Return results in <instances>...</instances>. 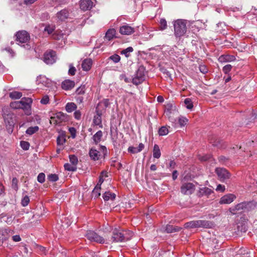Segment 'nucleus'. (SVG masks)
<instances>
[{
    "mask_svg": "<svg viewBox=\"0 0 257 257\" xmlns=\"http://www.w3.org/2000/svg\"><path fill=\"white\" fill-rule=\"evenodd\" d=\"M21 100L18 101H14L11 103L10 106L12 108L14 109H21Z\"/></svg>",
    "mask_w": 257,
    "mask_h": 257,
    "instance_id": "obj_41",
    "label": "nucleus"
},
{
    "mask_svg": "<svg viewBox=\"0 0 257 257\" xmlns=\"http://www.w3.org/2000/svg\"><path fill=\"white\" fill-rule=\"evenodd\" d=\"M197 228H211L214 226L213 221L206 220H197Z\"/></svg>",
    "mask_w": 257,
    "mask_h": 257,
    "instance_id": "obj_12",
    "label": "nucleus"
},
{
    "mask_svg": "<svg viewBox=\"0 0 257 257\" xmlns=\"http://www.w3.org/2000/svg\"><path fill=\"white\" fill-rule=\"evenodd\" d=\"M69 160L71 164L76 166V165L78 163V159L76 156H75V155H70Z\"/></svg>",
    "mask_w": 257,
    "mask_h": 257,
    "instance_id": "obj_39",
    "label": "nucleus"
},
{
    "mask_svg": "<svg viewBox=\"0 0 257 257\" xmlns=\"http://www.w3.org/2000/svg\"><path fill=\"white\" fill-rule=\"evenodd\" d=\"M235 60V56L230 55H222L218 58V61L221 63L232 62Z\"/></svg>",
    "mask_w": 257,
    "mask_h": 257,
    "instance_id": "obj_20",
    "label": "nucleus"
},
{
    "mask_svg": "<svg viewBox=\"0 0 257 257\" xmlns=\"http://www.w3.org/2000/svg\"><path fill=\"white\" fill-rule=\"evenodd\" d=\"M212 159V155L211 154H206L204 156H199V159L201 161H207Z\"/></svg>",
    "mask_w": 257,
    "mask_h": 257,
    "instance_id": "obj_42",
    "label": "nucleus"
},
{
    "mask_svg": "<svg viewBox=\"0 0 257 257\" xmlns=\"http://www.w3.org/2000/svg\"><path fill=\"white\" fill-rule=\"evenodd\" d=\"M134 51V49L132 47H128L127 48L122 50L120 52V54L124 55L126 57L130 56V53Z\"/></svg>",
    "mask_w": 257,
    "mask_h": 257,
    "instance_id": "obj_32",
    "label": "nucleus"
},
{
    "mask_svg": "<svg viewBox=\"0 0 257 257\" xmlns=\"http://www.w3.org/2000/svg\"><path fill=\"white\" fill-rule=\"evenodd\" d=\"M9 96L12 99H19L22 96V93L21 92L15 91L10 92Z\"/></svg>",
    "mask_w": 257,
    "mask_h": 257,
    "instance_id": "obj_28",
    "label": "nucleus"
},
{
    "mask_svg": "<svg viewBox=\"0 0 257 257\" xmlns=\"http://www.w3.org/2000/svg\"><path fill=\"white\" fill-rule=\"evenodd\" d=\"M133 233L121 229L118 226L113 227V242H123L130 239Z\"/></svg>",
    "mask_w": 257,
    "mask_h": 257,
    "instance_id": "obj_2",
    "label": "nucleus"
},
{
    "mask_svg": "<svg viewBox=\"0 0 257 257\" xmlns=\"http://www.w3.org/2000/svg\"><path fill=\"white\" fill-rule=\"evenodd\" d=\"M94 6L91 0H81L80 1V8L83 11L91 10Z\"/></svg>",
    "mask_w": 257,
    "mask_h": 257,
    "instance_id": "obj_11",
    "label": "nucleus"
},
{
    "mask_svg": "<svg viewBox=\"0 0 257 257\" xmlns=\"http://www.w3.org/2000/svg\"><path fill=\"white\" fill-rule=\"evenodd\" d=\"M215 172L217 174L219 180L223 182L229 179L231 176L230 173L225 168H216Z\"/></svg>",
    "mask_w": 257,
    "mask_h": 257,
    "instance_id": "obj_6",
    "label": "nucleus"
},
{
    "mask_svg": "<svg viewBox=\"0 0 257 257\" xmlns=\"http://www.w3.org/2000/svg\"><path fill=\"white\" fill-rule=\"evenodd\" d=\"M111 196V194L110 193H105V194L103 195V199L105 201H108L110 197Z\"/></svg>",
    "mask_w": 257,
    "mask_h": 257,
    "instance_id": "obj_58",
    "label": "nucleus"
},
{
    "mask_svg": "<svg viewBox=\"0 0 257 257\" xmlns=\"http://www.w3.org/2000/svg\"><path fill=\"white\" fill-rule=\"evenodd\" d=\"M74 117L77 119H79L81 118V114L79 111H76L74 113Z\"/></svg>",
    "mask_w": 257,
    "mask_h": 257,
    "instance_id": "obj_63",
    "label": "nucleus"
},
{
    "mask_svg": "<svg viewBox=\"0 0 257 257\" xmlns=\"http://www.w3.org/2000/svg\"><path fill=\"white\" fill-rule=\"evenodd\" d=\"M12 188L17 191L18 189V180L16 178H14L12 180Z\"/></svg>",
    "mask_w": 257,
    "mask_h": 257,
    "instance_id": "obj_51",
    "label": "nucleus"
},
{
    "mask_svg": "<svg viewBox=\"0 0 257 257\" xmlns=\"http://www.w3.org/2000/svg\"><path fill=\"white\" fill-rule=\"evenodd\" d=\"M195 190V186L191 183H186L183 184L181 187V192L186 194L187 191H189L190 193H192Z\"/></svg>",
    "mask_w": 257,
    "mask_h": 257,
    "instance_id": "obj_14",
    "label": "nucleus"
},
{
    "mask_svg": "<svg viewBox=\"0 0 257 257\" xmlns=\"http://www.w3.org/2000/svg\"><path fill=\"white\" fill-rule=\"evenodd\" d=\"M112 39V30L109 29L106 33L104 37L105 40L110 41Z\"/></svg>",
    "mask_w": 257,
    "mask_h": 257,
    "instance_id": "obj_40",
    "label": "nucleus"
},
{
    "mask_svg": "<svg viewBox=\"0 0 257 257\" xmlns=\"http://www.w3.org/2000/svg\"><path fill=\"white\" fill-rule=\"evenodd\" d=\"M56 54L53 51L46 52L44 55V61L47 64H53L56 62Z\"/></svg>",
    "mask_w": 257,
    "mask_h": 257,
    "instance_id": "obj_8",
    "label": "nucleus"
},
{
    "mask_svg": "<svg viewBox=\"0 0 257 257\" xmlns=\"http://www.w3.org/2000/svg\"><path fill=\"white\" fill-rule=\"evenodd\" d=\"M45 179V175L44 173H40L37 177V180L39 182L42 183L44 182Z\"/></svg>",
    "mask_w": 257,
    "mask_h": 257,
    "instance_id": "obj_49",
    "label": "nucleus"
},
{
    "mask_svg": "<svg viewBox=\"0 0 257 257\" xmlns=\"http://www.w3.org/2000/svg\"><path fill=\"white\" fill-rule=\"evenodd\" d=\"M100 187L99 185H96L93 190L92 191V195L95 197H98L100 195Z\"/></svg>",
    "mask_w": 257,
    "mask_h": 257,
    "instance_id": "obj_36",
    "label": "nucleus"
},
{
    "mask_svg": "<svg viewBox=\"0 0 257 257\" xmlns=\"http://www.w3.org/2000/svg\"><path fill=\"white\" fill-rule=\"evenodd\" d=\"M49 101V97L47 95L44 96L41 100V103L43 104H46L48 103Z\"/></svg>",
    "mask_w": 257,
    "mask_h": 257,
    "instance_id": "obj_54",
    "label": "nucleus"
},
{
    "mask_svg": "<svg viewBox=\"0 0 257 257\" xmlns=\"http://www.w3.org/2000/svg\"><path fill=\"white\" fill-rule=\"evenodd\" d=\"M236 196L232 194H228L222 197L220 200V204H229L233 201Z\"/></svg>",
    "mask_w": 257,
    "mask_h": 257,
    "instance_id": "obj_17",
    "label": "nucleus"
},
{
    "mask_svg": "<svg viewBox=\"0 0 257 257\" xmlns=\"http://www.w3.org/2000/svg\"><path fill=\"white\" fill-rule=\"evenodd\" d=\"M72 17V14L70 11L67 9H63L56 14L55 19L57 22H62L71 19Z\"/></svg>",
    "mask_w": 257,
    "mask_h": 257,
    "instance_id": "obj_5",
    "label": "nucleus"
},
{
    "mask_svg": "<svg viewBox=\"0 0 257 257\" xmlns=\"http://www.w3.org/2000/svg\"><path fill=\"white\" fill-rule=\"evenodd\" d=\"M85 87L84 85H83V86H80L76 89V93L78 95L83 94L85 93Z\"/></svg>",
    "mask_w": 257,
    "mask_h": 257,
    "instance_id": "obj_46",
    "label": "nucleus"
},
{
    "mask_svg": "<svg viewBox=\"0 0 257 257\" xmlns=\"http://www.w3.org/2000/svg\"><path fill=\"white\" fill-rule=\"evenodd\" d=\"M16 40L20 43H26L30 40V35L26 31H21L16 35Z\"/></svg>",
    "mask_w": 257,
    "mask_h": 257,
    "instance_id": "obj_9",
    "label": "nucleus"
},
{
    "mask_svg": "<svg viewBox=\"0 0 257 257\" xmlns=\"http://www.w3.org/2000/svg\"><path fill=\"white\" fill-rule=\"evenodd\" d=\"M87 238L90 241H93L99 243H104L105 239L92 230H89L86 234Z\"/></svg>",
    "mask_w": 257,
    "mask_h": 257,
    "instance_id": "obj_7",
    "label": "nucleus"
},
{
    "mask_svg": "<svg viewBox=\"0 0 257 257\" xmlns=\"http://www.w3.org/2000/svg\"><path fill=\"white\" fill-rule=\"evenodd\" d=\"M184 103L187 108L192 109L193 107V104L191 99L189 98H187L184 100Z\"/></svg>",
    "mask_w": 257,
    "mask_h": 257,
    "instance_id": "obj_35",
    "label": "nucleus"
},
{
    "mask_svg": "<svg viewBox=\"0 0 257 257\" xmlns=\"http://www.w3.org/2000/svg\"><path fill=\"white\" fill-rule=\"evenodd\" d=\"M20 145L22 148L25 150H28L30 147L29 143L26 141H21L20 143Z\"/></svg>",
    "mask_w": 257,
    "mask_h": 257,
    "instance_id": "obj_45",
    "label": "nucleus"
},
{
    "mask_svg": "<svg viewBox=\"0 0 257 257\" xmlns=\"http://www.w3.org/2000/svg\"><path fill=\"white\" fill-rule=\"evenodd\" d=\"M232 66L230 64H227L223 67L222 71L225 74H228L231 70Z\"/></svg>",
    "mask_w": 257,
    "mask_h": 257,
    "instance_id": "obj_48",
    "label": "nucleus"
},
{
    "mask_svg": "<svg viewBox=\"0 0 257 257\" xmlns=\"http://www.w3.org/2000/svg\"><path fill=\"white\" fill-rule=\"evenodd\" d=\"M197 220H193L191 221L188 222H186L184 224V227L186 228H197Z\"/></svg>",
    "mask_w": 257,
    "mask_h": 257,
    "instance_id": "obj_27",
    "label": "nucleus"
},
{
    "mask_svg": "<svg viewBox=\"0 0 257 257\" xmlns=\"http://www.w3.org/2000/svg\"><path fill=\"white\" fill-rule=\"evenodd\" d=\"M30 202L29 197L26 195L22 199L21 203L23 206H26L28 205Z\"/></svg>",
    "mask_w": 257,
    "mask_h": 257,
    "instance_id": "obj_43",
    "label": "nucleus"
},
{
    "mask_svg": "<svg viewBox=\"0 0 257 257\" xmlns=\"http://www.w3.org/2000/svg\"><path fill=\"white\" fill-rule=\"evenodd\" d=\"M102 136V133L101 131H98L93 137V141L96 144L100 142V139Z\"/></svg>",
    "mask_w": 257,
    "mask_h": 257,
    "instance_id": "obj_30",
    "label": "nucleus"
},
{
    "mask_svg": "<svg viewBox=\"0 0 257 257\" xmlns=\"http://www.w3.org/2000/svg\"><path fill=\"white\" fill-rule=\"evenodd\" d=\"M48 178L49 181H52V182H55L58 180V176L55 174H50L49 175H48Z\"/></svg>",
    "mask_w": 257,
    "mask_h": 257,
    "instance_id": "obj_47",
    "label": "nucleus"
},
{
    "mask_svg": "<svg viewBox=\"0 0 257 257\" xmlns=\"http://www.w3.org/2000/svg\"><path fill=\"white\" fill-rule=\"evenodd\" d=\"M21 109L28 111L31 107V104L32 103V99L29 97H24L21 100Z\"/></svg>",
    "mask_w": 257,
    "mask_h": 257,
    "instance_id": "obj_13",
    "label": "nucleus"
},
{
    "mask_svg": "<svg viewBox=\"0 0 257 257\" xmlns=\"http://www.w3.org/2000/svg\"><path fill=\"white\" fill-rule=\"evenodd\" d=\"M120 60V57L116 54H113V62L114 63H117Z\"/></svg>",
    "mask_w": 257,
    "mask_h": 257,
    "instance_id": "obj_57",
    "label": "nucleus"
},
{
    "mask_svg": "<svg viewBox=\"0 0 257 257\" xmlns=\"http://www.w3.org/2000/svg\"><path fill=\"white\" fill-rule=\"evenodd\" d=\"M64 168L66 170L69 171H75L77 170L76 166L73 165L72 164H70L69 163H66L64 166Z\"/></svg>",
    "mask_w": 257,
    "mask_h": 257,
    "instance_id": "obj_33",
    "label": "nucleus"
},
{
    "mask_svg": "<svg viewBox=\"0 0 257 257\" xmlns=\"http://www.w3.org/2000/svg\"><path fill=\"white\" fill-rule=\"evenodd\" d=\"M39 130V127L38 126H32L29 127L26 133L27 134L32 135L37 132Z\"/></svg>",
    "mask_w": 257,
    "mask_h": 257,
    "instance_id": "obj_31",
    "label": "nucleus"
},
{
    "mask_svg": "<svg viewBox=\"0 0 257 257\" xmlns=\"http://www.w3.org/2000/svg\"><path fill=\"white\" fill-rule=\"evenodd\" d=\"M218 160L220 163H224L228 160V159L223 156H221L218 157Z\"/></svg>",
    "mask_w": 257,
    "mask_h": 257,
    "instance_id": "obj_59",
    "label": "nucleus"
},
{
    "mask_svg": "<svg viewBox=\"0 0 257 257\" xmlns=\"http://www.w3.org/2000/svg\"><path fill=\"white\" fill-rule=\"evenodd\" d=\"M77 108L76 105L73 103H68L66 105V110L68 112H71Z\"/></svg>",
    "mask_w": 257,
    "mask_h": 257,
    "instance_id": "obj_29",
    "label": "nucleus"
},
{
    "mask_svg": "<svg viewBox=\"0 0 257 257\" xmlns=\"http://www.w3.org/2000/svg\"><path fill=\"white\" fill-rule=\"evenodd\" d=\"M181 229V227L168 224L166 226L165 230L169 233L179 231Z\"/></svg>",
    "mask_w": 257,
    "mask_h": 257,
    "instance_id": "obj_24",
    "label": "nucleus"
},
{
    "mask_svg": "<svg viewBox=\"0 0 257 257\" xmlns=\"http://www.w3.org/2000/svg\"><path fill=\"white\" fill-rule=\"evenodd\" d=\"M64 117V116L63 114L61 112H59L56 114V116L51 117L50 123H52L53 122L54 124H59L63 120L62 117Z\"/></svg>",
    "mask_w": 257,
    "mask_h": 257,
    "instance_id": "obj_22",
    "label": "nucleus"
},
{
    "mask_svg": "<svg viewBox=\"0 0 257 257\" xmlns=\"http://www.w3.org/2000/svg\"><path fill=\"white\" fill-rule=\"evenodd\" d=\"M255 207V203L253 201L242 202L230 207L229 211L231 214L236 215L251 211Z\"/></svg>",
    "mask_w": 257,
    "mask_h": 257,
    "instance_id": "obj_1",
    "label": "nucleus"
},
{
    "mask_svg": "<svg viewBox=\"0 0 257 257\" xmlns=\"http://www.w3.org/2000/svg\"><path fill=\"white\" fill-rule=\"evenodd\" d=\"M146 73V68L143 65H140L137 70L134 77L132 79V82L136 85L142 83L145 80V75Z\"/></svg>",
    "mask_w": 257,
    "mask_h": 257,
    "instance_id": "obj_4",
    "label": "nucleus"
},
{
    "mask_svg": "<svg viewBox=\"0 0 257 257\" xmlns=\"http://www.w3.org/2000/svg\"><path fill=\"white\" fill-rule=\"evenodd\" d=\"M199 69L200 72H202L203 74H205L208 71L207 68L205 66H200L199 67Z\"/></svg>",
    "mask_w": 257,
    "mask_h": 257,
    "instance_id": "obj_61",
    "label": "nucleus"
},
{
    "mask_svg": "<svg viewBox=\"0 0 257 257\" xmlns=\"http://www.w3.org/2000/svg\"><path fill=\"white\" fill-rule=\"evenodd\" d=\"M103 177H107L106 172H105V171L102 172L100 176H99L98 182L97 183L96 185H99V187H100L101 184L103 183V182L104 181L103 179Z\"/></svg>",
    "mask_w": 257,
    "mask_h": 257,
    "instance_id": "obj_38",
    "label": "nucleus"
},
{
    "mask_svg": "<svg viewBox=\"0 0 257 257\" xmlns=\"http://www.w3.org/2000/svg\"><path fill=\"white\" fill-rule=\"evenodd\" d=\"M75 86L74 81L71 80H65L62 83V88L65 90H70Z\"/></svg>",
    "mask_w": 257,
    "mask_h": 257,
    "instance_id": "obj_19",
    "label": "nucleus"
},
{
    "mask_svg": "<svg viewBox=\"0 0 257 257\" xmlns=\"http://www.w3.org/2000/svg\"><path fill=\"white\" fill-rule=\"evenodd\" d=\"M100 155V152L94 148H91L89 151V156L94 160H98Z\"/></svg>",
    "mask_w": 257,
    "mask_h": 257,
    "instance_id": "obj_23",
    "label": "nucleus"
},
{
    "mask_svg": "<svg viewBox=\"0 0 257 257\" xmlns=\"http://www.w3.org/2000/svg\"><path fill=\"white\" fill-rule=\"evenodd\" d=\"M65 142V139L63 137L59 136L57 139L58 145H63Z\"/></svg>",
    "mask_w": 257,
    "mask_h": 257,
    "instance_id": "obj_50",
    "label": "nucleus"
},
{
    "mask_svg": "<svg viewBox=\"0 0 257 257\" xmlns=\"http://www.w3.org/2000/svg\"><path fill=\"white\" fill-rule=\"evenodd\" d=\"M178 121H179L180 125L181 126H184L185 124L186 123V122L187 121V119L185 117H182V118H180L179 119Z\"/></svg>",
    "mask_w": 257,
    "mask_h": 257,
    "instance_id": "obj_53",
    "label": "nucleus"
},
{
    "mask_svg": "<svg viewBox=\"0 0 257 257\" xmlns=\"http://www.w3.org/2000/svg\"><path fill=\"white\" fill-rule=\"evenodd\" d=\"M161 156V152L159 147L158 145H155L153 149V157L155 158L158 159Z\"/></svg>",
    "mask_w": 257,
    "mask_h": 257,
    "instance_id": "obj_26",
    "label": "nucleus"
},
{
    "mask_svg": "<svg viewBox=\"0 0 257 257\" xmlns=\"http://www.w3.org/2000/svg\"><path fill=\"white\" fill-rule=\"evenodd\" d=\"M96 114L94 116L93 122L95 125L101 127V112L99 111V105L96 107Z\"/></svg>",
    "mask_w": 257,
    "mask_h": 257,
    "instance_id": "obj_18",
    "label": "nucleus"
},
{
    "mask_svg": "<svg viewBox=\"0 0 257 257\" xmlns=\"http://www.w3.org/2000/svg\"><path fill=\"white\" fill-rule=\"evenodd\" d=\"M135 32V29L128 25H123L119 28V33L124 35H129Z\"/></svg>",
    "mask_w": 257,
    "mask_h": 257,
    "instance_id": "obj_15",
    "label": "nucleus"
},
{
    "mask_svg": "<svg viewBox=\"0 0 257 257\" xmlns=\"http://www.w3.org/2000/svg\"><path fill=\"white\" fill-rule=\"evenodd\" d=\"M55 30V27L53 26H47L45 29L44 31L47 32L48 34H51Z\"/></svg>",
    "mask_w": 257,
    "mask_h": 257,
    "instance_id": "obj_44",
    "label": "nucleus"
},
{
    "mask_svg": "<svg viewBox=\"0 0 257 257\" xmlns=\"http://www.w3.org/2000/svg\"><path fill=\"white\" fill-rule=\"evenodd\" d=\"M169 131L167 126H163L161 127L158 131V134L160 136H165L168 134Z\"/></svg>",
    "mask_w": 257,
    "mask_h": 257,
    "instance_id": "obj_34",
    "label": "nucleus"
},
{
    "mask_svg": "<svg viewBox=\"0 0 257 257\" xmlns=\"http://www.w3.org/2000/svg\"><path fill=\"white\" fill-rule=\"evenodd\" d=\"M212 143L213 146L220 149H224L226 147V145L224 144L223 141L219 139H216L212 142Z\"/></svg>",
    "mask_w": 257,
    "mask_h": 257,
    "instance_id": "obj_25",
    "label": "nucleus"
},
{
    "mask_svg": "<svg viewBox=\"0 0 257 257\" xmlns=\"http://www.w3.org/2000/svg\"><path fill=\"white\" fill-rule=\"evenodd\" d=\"M167 28V21L165 19H161L160 21V29L164 30Z\"/></svg>",
    "mask_w": 257,
    "mask_h": 257,
    "instance_id": "obj_37",
    "label": "nucleus"
},
{
    "mask_svg": "<svg viewBox=\"0 0 257 257\" xmlns=\"http://www.w3.org/2000/svg\"><path fill=\"white\" fill-rule=\"evenodd\" d=\"M216 191H219L220 192H223L225 190V186L219 184L217 186Z\"/></svg>",
    "mask_w": 257,
    "mask_h": 257,
    "instance_id": "obj_60",
    "label": "nucleus"
},
{
    "mask_svg": "<svg viewBox=\"0 0 257 257\" xmlns=\"http://www.w3.org/2000/svg\"><path fill=\"white\" fill-rule=\"evenodd\" d=\"M187 20L178 19L174 21L173 26L174 29V35L176 38H181L184 36L187 32Z\"/></svg>",
    "mask_w": 257,
    "mask_h": 257,
    "instance_id": "obj_3",
    "label": "nucleus"
},
{
    "mask_svg": "<svg viewBox=\"0 0 257 257\" xmlns=\"http://www.w3.org/2000/svg\"><path fill=\"white\" fill-rule=\"evenodd\" d=\"M12 239L15 242H19L21 240V238L19 235H15L12 236Z\"/></svg>",
    "mask_w": 257,
    "mask_h": 257,
    "instance_id": "obj_56",
    "label": "nucleus"
},
{
    "mask_svg": "<svg viewBox=\"0 0 257 257\" xmlns=\"http://www.w3.org/2000/svg\"><path fill=\"white\" fill-rule=\"evenodd\" d=\"M128 152L133 154H136L139 152L137 149V147H130L128 148Z\"/></svg>",
    "mask_w": 257,
    "mask_h": 257,
    "instance_id": "obj_52",
    "label": "nucleus"
},
{
    "mask_svg": "<svg viewBox=\"0 0 257 257\" xmlns=\"http://www.w3.org/2000/svg\"><path fill=\"white\" fill-rule=\"evenodd\" d=\"M92 64V60L91 59L87 58L84 59L81 64V67L84 71H87L90 69Z\"/></svg>",
    "mask_w": 257,
    "mask_h": 257,
    "instance_id": "obj_21",
    "label": "nucleus"
},
{
    "mask_svg": "<svg viewBox=\"0 0 257 257\" xmlns=\"http://www.w3.org/2000/svg\"><path fill=\"white\" fill-rule=\"evenodd\" d=\"M76 69L74 67L70 65L68 71V73L71 75H74L76 72Z\"/></svg>",
    "mask_w": 257,
    "mask_h": 257,
    "instance_id": "obj_55",
    "label": "nucleus"
},
{
    "mask_svg": "<svg viewBox=\"0 0 257 257\" xmlns=\"http://www.w3.org/2000/svg\"><path fill=\"white\" fill-rule=\"evenodd\" d=\"M119 77H120V79L121 80H122V79H124V81H125L126 83H128V82H130V80H129V79H128V78H127V77H126L125 75V74H121V75H120Z\"/></svg>",
    "mask_w": 257,
    "mask_h": 257,
    "instance_id": "obj_62",
    "label": "nucleus"
},
{
    "mask_svg": "<svg viewBox=\"0 0 257 257\" xmlns=\"http://www.w3.org/2000/svg\"><path fill=\"white\" fill-rule=\"evenodd\" d=\"M36 82L38 84H41L48 87H50L51 84V80L46 76L43 75L38 76L37 78Z\"/></svg>",
    "mask_w": 257,
    "mask_h": 257,
    "instance_id": "obj_16",
    "label": "nucleus"
},
{
    "mask_svg": "<svg viewBox=\"0 0 257 257\" xmlns=\"http://www.w3.org/2000/svg\"><path fill=\"white\" fill-rule=\"evenodd\" d=\"M178 173L177 170H174L172 173V178L173 180H175L178 177Z\"/></svg>",
    "mask_w": 257,
    "mask_h": 257,
    "instance_id": "obj_64",
    "label": "nucleus"
},
{
    "mask_svg": "<svg viewBox=\"0 0 257 257\" xmlns=\"http://www.w3.org/2000/svg\"><path fill=\"white\" fill-rule=\"evenodd\" d=\"M203 196H205L208 198H210L211 200H213L215 198L214 191L206 187L200 188L199 190L198 196L202 197Z\"/></svg>",
    "mask_w": 257,
    "mask_h": 257,
    "instance_id": "obj_10",
    "label": "nucleus"
}]
</instances>
